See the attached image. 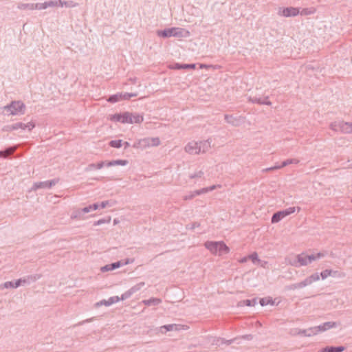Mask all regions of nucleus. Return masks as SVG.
I'll list each match as a JSON object with an SVG mask.
<instances>
[{"label":"nucleus","instance_id":"nucleus-28","mask_svg":"<svg viewBox=\"0 0 352 352\" xmlns=\"http://www.w3.org/2000/svg\"><path fill=\"white\" fill-rule=\"evenodd\" d=\"M316 9L314 7L305 8L301 10H300V14L301 16H308L315 14Z\"/></svg>","mask_w":352,"mask_h":352},{"label":"nucleus","instance_id":"nucleus-13","mask_svg":"<svg viewBox=\"0 0 352 352\" xmlns=\"http://www.w3.org/2000/svg\"><path fill=\"white\" fill-rule=\"evenodd\" d=\"M88 212V207H85L82 209H77L72 212L71 214L72 219H83V214Z\"/></svg>","mask_w":352,"mask_h":352},{"label":"nucleus","instance_id":"nucleus-29","mask_svg":"<svg viewBox=\"0 0 352 352\" xmlns=\"http://www.w3.org/2000/svg\"><path fill=\"white\" fill-rule=\"evenodd\" d=\"M161 302H162L161 299L157 298H151L148 300H142V303L146 306L157 305L160 304Z\"/></svg>","mask_w":352,"mask_h":352},{"label":"nucleus","instance_id":"nucleus-8","mask_svg":"<svg viewBox=\"0 0 352 352\" xmlns=\"http://www.w3.org/2000/svg\"><path fill=\"white\" fill-rule=\"evenodd\" d=\"M58 182V179H53L51 180H47L44 182H38L34 183L31 188V190H37L38 189H50L52 186H55Z\"/></svg>","mask_w":352,"mask_h":352},{"label":"nucleus","instance_id":"nucleus-2","mask_svg":"<svg viewBox=\"0 0 352 352\" xmlns=\"http://www.w3.org/2000/svg\"><path fill=\"white\" fill-rule=\"evenodd\" d=\"M204 246L212 254L219 256L230 252L229 247L223 241H207L205 242Z\"/></svg>","mask_w":352,"mask_h":352},{"label":"nucleus","instance_id":"nucleus-18","mask_svg":"<svg viewBox=\"0 0 352 352\" xmlns=\"http://www.w3.org/2000/svg\"><path fill=\"white\" fill-rule=\"evenodd\" d=\"M179 329V325L176 324L163 325L160 328V332L162 333H165L167 331H178Z\"/></svg>","mask_w":352,"mask_h":352},{"label":"nucleus","instance_id":"nucleus-44","mask_svg":"<svg viewBox=\"0 0 352 352\" xmlns=\"http://www.w3.org/2000/svg\"><path fill=\"white\" fill-rule=\"evenodd\" d=\"M249 259H250L253 263L258 264L260 259L258 258V254L256 252H253L252 254L248 256Z\"/></svg>","mask_w":352,"mask_h":352},{"label":"nucleus","instance_id":"nucleus-9","mask_svg":"<svg viewBox=\"0 0 352 352\" xmlns=\"http://www.w3.org/2000/svg\"><path fill=\"white\" fill-rule=\"evenodd\" d=\"M110 120L113 122H118L122 124H129V122H131L129 117V112L128 111L111 115L110 116Z\"/></svg>","mask_w":352,"mask_h":352},{"label":"nucleus","instance_id":"nucleus-12","mask_svg":"<svg viewBox=\"0 0 352 352\" xmlns=\"http://www.w3.org/2000/svg\"><path fill=\"white\" fill-rule=\"evenodd\" d=\"M14 126L13 129H15V131L16 130H19V129H21L22 131H32L34 126H35V124L32 122H29L28 123H23V122H16V123H14Z\"/></svg>","mask_w":352,"mask_h":352},{"label":"nucleus","instance_id":"nucleus-56","mask_svg":"<svg viewBox=\"0 0 352 352\" xmlns=\"http://www.w3.org/2000/svg\"><path fill=\"white\" fill-rule=\"evenodd\" d=\"M325 256V253L324 252H318L316 254H311V256L314 258V261L322 258Z\"/></svg>","mask_w":352,"mask_h":352},{"label":"nucleus","instance_id":"nucleus-24","mask_svg":"<svg viewBox=\"0 0 352 352\" xmlns=\"http://www.w3.org/2000/svg\"><path fill=\"white\" fill-rule=\"evenodd\" d=\"M342 125L341 133L345 134L352 133V122L343 121V124H342Z\"/></svg>","mask_w":352,"mask_h":352},{"label":"nucleus","instance_id":"nucleus-15","mask_svg":"<svg viewBox=\"0 0 352 352\" xmlns=\"http://www.w3.org/2000/svg\"><path fill=\"white\" fill-rule=\"evenodd\" d=\"M311 285L309 282V280H308L307 278H305L303 280L299 282V283H294L291 285L289 286V289H301V288H303V287H305L307 286H309Z\"/></svg>","mask_w":352,"mask_h":352},{"label":"nucleus","instance_id":"nucleus-11","mask_svg":"<svg viewBox=\"0 0 352 352\" xmlns=\"http://www.w3.org/2000/svg\"><path fill=\"white\" fill-rule=\"evenodd\" d=\"M199 145L198 152L201 153H206L208 152L211 148V139H208L206 140L197 141Z\"/></svg>","mask_w":352,"mask_h":352},{"label":"nucleus","instance_id":"nucleus-32","mask_svg":"<svg viewBox=\"0 0 352 352\" xmlns=\"http://www.w3.org/2000/svg\"><path fill=\"white\" fill-rule=\"evenodd\" d=\"M17 8L19 10H34V3H19L17 5Z\"/></svg>","mask_w":352,"mask_h":352},{"label":"nucleus","instance_id":"nucleus-39","mask_svg":"<svg viewBox=\"0 0 352 352\" xmlns=\"http://www.w3.org/2000/svg\"><path fill=\"white\" fill-rule=\"evenodd\" d=\"M332 272L333 270H324L320 274H319V275L322 280H324L327 277L331 276L332 275Z\"/></svg>","mask_w":352,"mask_h":352},{"label":"nucleus","instance_id":"nucleus-21","mask_svg":"<svg viewBox=\"0 0 352 352\" xmlns=\"http://www.w3.org/2000/svg\"><path fill=\"white\" fill-rule=\"evenodd\" d=\"M285 217H286V216H285V214L284 213L283 210H280V211L275 212L272 215L271 222L272 223H278L279 221H280L282 219H283Z\"/></svg>","mask_w":352,"mask_h":352},{"label":"nucleus","instance_id":"nucleus-5","mask_svg":"<svg viewBox=\"0 0 352 352\" xmlns=\"http://www.w3.org/2000/svg\"><path fill=\"white\" fill-rule=\"evenodd\" d=\"M314 261L311 255H307L305 253L298 254L294 259L288 260V263L292 266L298 267L305 266Z\"/></svg>","mask_w":352,"mask_h":352},{"label":"nucleus","instance_id":"nucleus-16","mask_svg":"<svg viewBox=\"0 0 352 352\" xmlns=\"http://www.w3.org/2000/svg\"><path fill=\"white\" fill-rule=\"evenodd\" d=\"M311 285L309 282V280H308L307 278H305L303 280L299 282V283H294L291 285L289 286V289H301V288H303V287H305L307 286H309Z\"/></svg>","mask_w":352,"mask_h":352},{"label":"nucleus","instance_id":"nucleus-40","mask_svg":"<svg viewBox=\"0 0 352 352\" xmlns=\"http://www.w3.org/2000/svg\"><path fill=\"white\" fill-rule=\"evenodd\" d=\"M144 285L145 284L144 282H140V283L136 284L135 285L133 286L132 287H131L129 289L133 294L135 292H138L142 287L144 286Z\"/></svg>","mask_w":352,"mask_h":352},{"label":"nucleus","instance_id":"nucleus-3","mask_svg":"<svg viewBox=\"0 0 352 352\" xmlns=\"http://www.w3.org/2000/svg\"><path fill=\"white\" fill-rule=\"evenodd\" d=\"M160 140L159 138H144L136 140L133 147L136 149H146L152 146H157L160 144Z\"/></svg>","mask_w":352,"mask_h":352},{"label":"nucleus","instance_id":"nucleus-47","mask_svg":"<svg viewBox=\"0 0 352 352\" xmlns=\"http://www.w3.org/2000/svg\"><path fill=\"white\" fill-rule=\"evenodd\" d=\"M47 3L46 1L44 3H34V10H45L47 9Z\"/></svg>","mask_w":352,"mask_h":352},{"label":"nucleus","instance_id":"nucleus-54","mask_svg":"<svg viewBox=\"0 0 352 352\" xmlns=\"http://www.w3.org/2000/svg\"><path fill=\"white\" fill-rule=\"evenodd\" d=\"M100 210L99 202L89 205V213L94 210Z\"/></svg>","mask_w":352,"mask_h":352},{"label":"nucleus","instance_id":"nucleus-51","mask_svg":"<svg viewBox=\"0 0 352 352\" xmlns=\"http://www.w3.org/2000/svg\"><path fill=\"white\" fill-rule=\"evenodd\" d=\"M111 221V217H108V219H100L97 221H95L94 222L93 225L96 226H99L100 224H102V223H109Z\"/></svg>","mask_w":352,"mask_h":352},{"label":"nucleus","instance_id":"nucleus-59","mask_svg":"<svg viewBox=\"0 0 352 352\" xmlns=\"http://www.w3.org/2000/svg\"><path fill=\"white\" fill-rule=\"evenodd\" d=\"M14 124H10V125H7L4 127L3 130L6 131H15V129H12L14 128Z\"/></svg>","mask_w":352,"mask_h":352},{"label":"nucleus","instance_id":"nucleus-53","mask_svg":"<svg viewBox=\"0 0 352 352\" xmlns=\"http://www.w3.org/2000/svg\"><path fill=\"white\" fill-rule=\"evenodd\" d=\"M109 266H111L112 270H113L115 269H117V268H119V267L123 266V263H122V261H117V262L109 264Z\"/></svg>","mask_w":352,"mask_h":352},{"label":"nucleus","instance_id":"nucleus-6","mask_svg":"<svg viewBox=\"0 0 352 352\" xmlns=\"http://www.w3.org/2000/svg\"><path fill=\"white\" fill-rule=\"evenodd\" d=\"M128 164V161L126 160H116L109 162H100L97 164H89V169H100L103 166L107 167L113 166H126Z\"/></svg>","mask_w":352,"mask_h":352},{"label":"nucleus","instance_id":"nucleus-19","mask_svg":"<svg viewBox=\"0 0 352 352\" xmlns=\"http://www.w3.org/2000/svg\"><path fill=\"white\" fill-rule=\"evenodd\" d=\"M120 298L118 296H111L107 300H102L100 302H98L97 305H105L107 307L110 306L114 303L118 302Z\"/></svg>","mask_w":352,"mask_h":352},{"label":"nucleus","instance_id":"nucleus-63","mask_svg":"<svg viewBox=\"0 0 352 352\" xmlns=\"http://www.w3.org/2000/svg\"><path fill=\"white\" fill-rule=\"evenodd\" d=\"M199 226H200V224H199V223H197V222H194V223H192V224L188 225V228L191 229V230H193V229H195V228L199 227Z\"/></svg>","mask_w":352,"mask_h":352},{"label":"nucleus","instance_id":"nucleus-31","mask_svg":"<svg viewBox=\"0 0 352 352\" xmlns=\"http://www.w3.org/2000/svg\"><path fill=\"white\" fill-rule=\"evenodd\" d=\"M196 67L195 64H179L175 63L172 67L173 69H195Z\"/></svg>","mask_w":352,"mask_h":352},{"label":"nucleus","instance_id":"nucleus-41","mask_svg":"<svg viewBox=\"0 0 352 352\" xmlns=\"http://www.w3.org/2000/svg\"><path fill=\"white\" fill-rule=\"evenodd\" d=\"M233 342H234L233 339H232V340H225L223 338H217V342H215V344L217 345H220V344H226L227 345H229V344H231Z\"/></svg>","mask_w":352,"mask_h":352},{"label":"nucleus","instance_id":"nucleus-55","mask_svg":"<svg viewBox=\"0 0 352 352\" xmlns=\"http://www.w3.org/2000/svg\"><path fill=\"white\" fill-rule=\"evenodd\" d=\"M244 304L247 306H254L256 304V299L245 300Z\"/></svg>","mask_w":352,"mask_h":352},{"label":"nucleus","instance_id":"nucleus-42","mask_svg":"<svg viewBox=\"0 0 352 352\" xmlns=\"http://www.w3.org/2000/svg\"><path fill=\"white\" fill-rule=\"evenodd\" d=\"M298 163H299V160L297 159H288L282 162L281 166L285 167L289 164H297Z\"/></svg>","mask_w":352,"mask_h":352},{"label":"nucleus","instance_id":"nucleus-26","mask_svg":"<svg viewBox=\"0 0 352 352\" xmlns=\"http://www.w3.org/2000/svg\"><path fill=\"white\" fill-rule=\"evenodd\" d=\"M201 195V192L200 189L196 190L194 191H190L188 194H186V195H184L183 197V199L185 201L191 200V199H194L196 196Z\"/></svg>","mask_w":352,"mask_h":352},{"label":"nucleus","instance_id":"nucleus-58","mask_svg":"<svg viewBox=\"0 0 352 352\" xmlns=\"http://www.w3.org/2000/svg\"><path fill=\"white\" fill-rule=\"evenodd\" d=\"M199 68L201 69H208V68H217V65H206V64H200Z\"/></svg>","mask_w":352,"mask_h":352},{"label":"nucleus","instance_id":"nucleus-34","mask_svg":"<svg viewBox=\"0 0 352 352\" xmlns=\"http://www.w3.org/2000/svg\"><path fill=\"white\" fill-rule=\"evenodd\" d=\"M121 93H117L114 95L111 96L107 101L111 103H116L117 102L121 101Z\"/></svg>","mask_w":352,"mask_h":352},{"label":"nucleus","instance_id":"nucleus-10","mask_svg":"<svg viewBox=\"0 0 352 352\" xmlns=\"http://www.w3.org/2000/svg\"><path fill=\"white\" fill-rule=\"evenodd\" d=\"M199 145L197 141L189 142L184 147V151L190 155H199Z\"/></svg>","mask_w":352,"mask_h":352},{"label":"nucleus","instance_id":"nucleus-7","mask_svg":"<svg viewBox=\"0 0 352 352\" xmlns=\"http://www.w3.org/2000/svg\"><path fill=\"white\" fill-rule=\"evenodd\" d=\"M300 14V8L296 7H279L277 14L281 17H295Z\"/></svg>","mask_w":352,"mask_h":352},{"label":"nucleus","instance_id":"nucleus-45","mask_svg":"<svg viewBox=\"0 0 352 352\" xmlns=\"http://www.w3.org/2000/svg\"><path fill=\"white\" fill-rule=\"evenodd\" d=\"M63 6L72 8V7L76 6V3L72 1H65L61 0V3H60V7H63Z\"/></svg>","mask_w":352,"mask_h":352},{"label":"nucleus","instance_id":"nucleus-37","mask_svg":"<svg viewBox=\"0 0 352 352\" xmlns=\"http://www.w3.org/2000/svg\"><path fill=\"white\" fill-rule=\"evenodd\" d=\"M309 280L310 283L312 284L314 282H316L320 280L319 273L316 272L312 274L311 275L307 277Z\"/></svg>","mask_w":352,"mask_h":352},{"label":"nucleus","instance_id":"nucleus-17","mask_svg":"<svg viewBox=\"0 0 352 352\" xmlns=\"http://www.w3.org/2000/svg\"><path fill=\"white\" fill-rule=\"evenodd\" d=\"M129 117L131 122H129V124H140L143 122L144 117L143 115L138 113H130Z\"/></svg>","mask_w":352,"mask_h":352},{"label":"nucleus","instance_id":"nucleus-60","mask_svg":"<svg viewBox=\"0 0 352 352\" xmlns=\"http://www.w3.org/2000/svg\"><path fill=\"white\" fill-rule=\"evenodd\" d=\"M258 265H259L261 267H263V268H267V267H268V266H267V265H268V262H267V261H262V260H261V259H260V261H259V263H258Z\"/></svg>","mask_w":352,"mask_h":352},{"label":"nucleus","instance_id":"nucleus-46","mask_svg":"<svg viewBox=\"0 0 352 352\" xmlns=\"http://www.w3.org/2000/svg\"><path fill=\"white\" fill-rule=\"evenodd\" d=\"M46 3H47V8L60 6V3H61V0L48 1H46Z\"/></svg>","mask_w":352,"mask_h":352},{"label":"nucleus","instance_id":"nucleus-64","mask_svg":"<svg viewBox=\"0 0 352 352\" xmlns=\"http://www.w3.org/2000/svg\"><path fill=\"white\" fill-rule=\"evenodd\" d=\"M100 270L102 272L112 270L111 266H109V264L102 267Z\"/></svg>","mask_w":352,"mask_h":352},{"label":"nucleus","instance_id":"nucleus-50","mask_svg":"<svg viewBox=\"0 0 352 352\" xmlns=\"http://www.w3.org/2000/svg\"><path fill=\"white\" fill-rule=\"evenodd\" d=\"M294 335H301L303 336L307 337V330L306 329H295L293 330Z\"/></svg>","mask_w":352,"mask_h":352},{"label":"nucleus","instance_id":"nucleus-25","mask_svg":"<svg viewBox=\"0 0 352 352\" xmlns=\"http://www.w3.org/2000/svg\"><path fill=\"white\" fill-rule=\"evenodd\" d=\"M343 121H334L330 123L329 128L335 132H341V126H342Z\"/></svg>","mask_w":352,"mask_h":352},{"label":"nucleus","instance_id":"nucleus-30","mask_svg":"<svg viewBox=\"0 0 352 352\" xmlns=\"http://www.w3.org/2000/svg\"><path fill=\"white\" fill-rule=\"evenodd\" d=\"M15 147H8L4 151H0V157L6 158L15 151Z\"/></svg>","mask_w":352,"mask_h":352},{"label":"nucleus","instance_id":"nucleus-49","mask_svg":"<svg viewBox=\"0 0 352 352\" xmlns=\"http://www.w3.org/2000/svg\"><path fill=\"white\" fill-rule=\"evenodd\" d=\"M316 329V328H315V327L307 329V337H311L317 335Z\"/></svg>","mask_w":352,"mask_h":352},{"label":"nucleus","instance_id":"nucleus-23","mask_svg":"<svg viewBox=\"0 0 352 352\" xmlns=\"http://www.w3.org/2000/svg\"><path fill=\"white\" fill-rule=\"evenodd\" d=\"M226 121L233 125V126H239L240 124V117L236 118L231 115H225Z\"/></svg>","mask_w":352,"mask_h":352},{"label":"nucleus","instance_id":"nucleus-48","mask_svg":"<svg viewBox=\"0 0 352 352\" xmlns=\"http://www.w3.org/2000/svg\"><path fill=\"white\" fill-rule=\"evenodd\" d=\"M3 288H14V284L13 281H7L5 282L3 284L0 285V289Z\"/></svg>","mask_w":352,"mask_h":352},{"label":"nucleus","instance_id":"nucleus-38","mask_svg":"<svg viewBox=\"0 0 352 352\" xmlns=\"http://www.w3.org/2000/svg\"><path fill=\"white\" fill-rule=\"evenodd\" d=\"M109 146L113 148H120L122 146V140H115L109 142Z\"/></svg>","mask_w":352,"mask_h":352},{"label":"nucleus","instance_id":"nucleus-33","mask_svg":"<svg viewBox=\"0 0 352 352\" xmlns=\"http://www.w3.org/2000/svg\"><path fill=\"white\" fill-rule=\"evenodd\" d=\"M323 328L324 331L329 330L332 328L337 327L339 324L336 322H326L322 323Z\"/></svg>","mask_w":352,"mask_h":352},{"label":"nucleus","instance_id":"nucleus-20","mask_svg":"<svg viewBox=\"0 0 352 352\" xmlns=\"http://www.w3.org/2000/svg\"><path fill=\"white\" fill-rule=\"evenodd\" d=\"M204 175V173L202 170H196L190 173L188 177L189 179L195 180V182H196L197 180L203 178Z\"/></svg>","mask_w":352,"mask_h":352},{"label":"nucleus","instance_id":"nucleus-62","mask_svg":"<svg viewBox=\"0 0 352 352\" xmlns=\"http://www.w3.org/2000/svg\"><path fill=\"white\" fill-rule=\"evenodd\" d=\"M14 288H17L19 286L23 285L21 278L16 280L15 282H14Z\"/></svg>","mask_w":352,"mask_h":352},{"label":"nucleus","instance_id":"nucleus-1","mask_svg":"<svg viewBox=\"0 0 352 352\" xmlns=\"http://www.w3.org/2000/svg\"><path fill=\"white\" fill-rule=\"evenodd\" d=\"M156 34L157 36L161 38L175 37L179 39L188 38L190 36V32L188 30L178 27H173L162 30H157Z\"/></svg>","mask_w":352,"mask_h":352},{"label":"nucleus","instance_id":"nucleus-57","mask_svg":"<svg viewBox=\"0 0 352 352\" xmlns=\"http://www.w3.org/2000/svg\"><path fill=\"white\" fill-rule=\"evenodd\" d=\"M138 82V78L136 77L129 78L127 82L124 85H135Z\"/></svg>","mask_w":352,"mask_h":352},{"label":"nucleus","instance_id":"nucleus-27","mask_svg":"<svg viewBox=\"0 0 352 352\" xmlns=\"http://www.w3.org/2000/svg\"><path fill=\"white\" fill-rule=\"evenodd\" d=\"M100 204V208L104 209L105 208H110L114 206L117 202L115 200L111 199V200H105L102 201L101 202H99Z\"/></svg>","mask_w":352,"mask_h":352},{"label":"nucleus","instance_id":"nucleus-43","mask_svg":"<svg viewBox=\"0 0 352 352\" xmlns=\"http://www.w3.org/2000/svg\"><path fill=\"white\" fill-rule=\"evenodd\" d=\"M217 187H220V186L219 185V186L212 185L209 187L202 188L200 189L201 195L209 192L210 191H212V190H215Z\"/></svg>","mask_w":352,"mask_h":352},{"label":"nucleus","instance_id":"nucleus-36","mask_svg":"<svg viewBox=\"0 0 352 352\" xmlns=\"http://www.w3.org/2000/svg\"><path fill=\"white\" fill-rule=\"evenodd\" d=\"M138 96L137 93H121V100H128L132 97Z\"/></svg>","mask_w":352,"mask_h":352},{"label":"nucleus","instance_id":"nucleus-61","mask_svg":"<svg viewBox=\"0 0 352 352\" xmlns=\"http://www.w3.org/2000/svg\"><path fill=\"white\" fill-rule=\"evenodd\" d=\"M315 328H316V333H319L320 332H323V331H325L324 330V328H323V325L322 324L318 325V326H316Z\"/></svg>","mask_w":352,"mask_h":352},{"label":"nucleus","instance_id":"nucleus-22","mask_svg":"<svg viewBox=\"0 0 352 352\" xmlns=\"http://www.w3.org/2000/svg\"><path fill=\"white\" fill-rule=\"evenodd\" d=\"M344 350V346H326L318 350L317 352H342Z\"/></svg>","mask_w":352,"mask_h":352},{"label":"nucleus","instance_id":"nucleus-35","mask_svg":"<svg viewBox=\"0 0 352 352\" xmlns=\"http://www.w3.org/2000/svg\"><path fill=\"white\" fill-rule=\"evenodd\" d=\"M300 210V207H289L285 210H283L284 213L285 214V216L287 217L293 213H294L296 211L299 212Z\"/></svg>","mask_w":352,"mask_h":352},{"label":"nucleus","instance_id":"nucleus-4","mask_svg":"<svg viewBox=\"0 0 352 352\" xmlns=\"http://www.w3.org/2000/svg\"><path fill=\"white\" fill-rule=\"evenodd\" d=\"M3 109L9 115H23L25 113V105L23 102L16 100L12 101L10 104L5 106Z\"/></svg>","mask_w":352,"mask_h":352},{"label":"nucleus","instance_id":"nucleus-52","mask_svg":"<svg viewBox=\"0 0 352 352\" xmlns=\"http://www.w3.org/2000/svg\"><path fill=\"white\" fill-rule=\"evenodd\" d=\"M248 100L252 103H256V104H262V98H256V97H248Z\"/></svg>","mask_w":352,"mask_h":352},{"label":"nucleus","instance_id":"nucleus-14","mask_svg":"<svg viewBox=\"0 0 352 352\" xmlns=\"http://www.w3.org/2000/svg\"><path fill=\"white\" fill-rule=\"evenodd\" d=\"M41 274H36L32 275H29L28 276H25L24 278H22L23 284H30L32 283L36 282V280H39L41 278Z\"/></svg>","mask_w":352,"mask_h":352}]
</instances>
